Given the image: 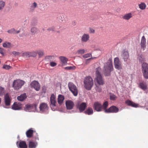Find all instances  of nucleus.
I'll return each mask as SVG.
<instances>
[{
    "label": "nucleus",
    "mask_w": 148,
    "mask_h": 148,
    "mask_svg": "<svg viewBox=\"0 0 148 148\" xmlns=\"http://www.w3.org/2000/svg\"><path fill=\"white\" fill-rule=\"evenodd\" d=\"M94 107L95 109L97 111H101L102 108L101 105L98 102H95L94 103Z\"/></svg>",
    "instance_id": "dca6fc26"
},
{
    "label": "nucleus",
    "mask_w": 148,
    "mask_h": 148,
    "mask_svg": "<svg viewBox=\"0 0 148 148\" xmlns=\"http://www.w3.org/2000/svg\"><path fill=\"white\" fill-rule=\"evenodd\" d=\"M59 19L61 21H63L64 20V16L63 15H61L59 17Z\"/></svg>",
    "instance_id": "603ef678"
},
{
    "label": "nucleus",
    "mask_w": 148,
    "mask_h": 148,
    "mask_svg": "<svg viewBox=\"0 0 148 148\" xmlns=\"http://www.w3.org/2000/svg\"><path fill=\"white\" fill-rule=\"evenodd\" d=\"M50 101V106L52 110H53V108L56 106L57 102L56 100V97L53 94H52L51 95Z\"/></svg>",
    "instance_id": "0eeeda50"
},
{
    "label": "nucleus",
    "mask_w": 148,
    "mask_h": 148,
    "mask_svg": "<svg viewBox=\"0 0 148 148\" xmlns=\"http://www.w3.org/2000/svg\"><path fill=\"white\" fill-rule=\"evenodd\" d=\"M112 63L109 61L104 64L103 69V72L104 75L108 76L110 74V73L113 70Z\"/></svg>",
    "instance_id": "f03ea898"
},
{
    "label": "nucleus",
    "mask_w": 148,
    "mask_h": 148,
    "mask_svg": "<svg viewBox=\"0 0 148 148\" xmlns=\"http://www.w3.org/2000/svg\"><path fill=\"white\" fill-rule=\"evenodd\" d=\"M12 54L15 56H16L19 55L20 53L19 52L14 51L12 52Z\"/></svg>",
    "instance_id": "8fccbe9b"
},
{
    "label": "nucleus",
    "mask_w": 148,
    "mask_h": 148,
    "mask_svg": "<svg viewBox=\"0 0 148 148\" xmlns=\"http://www.w3.org/2000/svg\"><path fill=\"white\" fill-rule=\"evenodd\" d=\"M75 68L74 66H68L66 67L65 68V69L66 70H71Z\"/></svg>",
    "instance_id": "3c124183"
},
{
    "label": "nucleus",
    "mask_w": 148,
    "mask_h": 148,
    "mask_svg": "<svg viewBox=\"0 0 148 148\" xmlns=\"http://www.w3.org/2000/svg\"><path fill=\"white\" fill-rule=\"evenodd\" d=\"M37 54L38 53L39 57H41L44 55L43 51L42 50H37Z\"/></svg>",
    "instance_id": "4c0bfd02"
},
{
    "label": "nucleus",
    "mask_w": 148,
    "mask_h": 148,
    "mask_svg": "<svg viewBox=\"0 0 148 148\" xmlns=\"http://www.w3.org/2000/svg\"><path fill=\"white\" fill-rule=\"evenodd\" d=\"M39 108L40 111L42 112L47 111L48 110L49 107L46 103H43L40 104Z\"/></svg>",
    "instance_id": "9b49d317"
},
{
    "label": "nucleus",
    "mask_w": 148,
    "mask_h": 148,
    "mask_svg": "<svg viewBox=\"0 0 148 148\" xmlns=\"http://www.w3.org/2000/svg\"><path fill=\"white\" fill-rule=\"evenodd\" d=\"M138 58L139 61L141 62L144 61L145 60L143 56L142 55H139L138 56Z\"/></svg>",
    "instance_id": "e433bc0d"
},
{
    "label": "nucleus",
    "mask_w": 148,
    "mask_h": 148,
    "mask_svg": "<svg viewBox=\"0 0 148 148\" xmlns=\"http://www.w3.org/2000/svg\"><path fill=\"white\" fill-rule=\"evenodd\" d=\"M64 96L61 95H59L58 97V103L60 104H61L64 101Z\"/></svg>",
    "instance_id": "393cba45"
},
{
    "label": "nucleus",
    "mask_w": 148,
    "mask_h": 148,
    "mask_svg": "<svg viewBox=\"0 0 148 148\" xmlns=\"http://www.w3.org/2000/svg\"><path fill=\"white\" fill-rule=\"evenodd\" d=\"M31 87L34 88L36 90L39 91L40 89V85L38 82L36 81H34L30 84Z\"/></svg>",
    "instance_id": "9d476101"
},
{
    "label": "nucleus",
    "mask_w": 148,
    "mask_h": 148,
    "mask_svg": "<svg viewBox=\"0 0 148 148\" xmlns=\"http://www.w3.org/2000/svg\"><path fill=\"white\" fill-rule=\"evenodd\" d=\"M3 68L6 70H9L11 69L12 67L11 66L7 65H4L3 66Z\"/></svg>",
    "instance_id": "37998d69"
},
{
    "label": "nucleus",
    "mask_w": 148,
    "mask_h": 148,
    "mask_svg": "<svg viewBox=\"0 0 148 148\" xmlns=\"http://www.w3.org/2000/svg\"><path fill=\"white\" fill-rule=\"evenodd\" d=\"M3 46L4 47L9 48L11 47V44L10 43L6 42L3 43Z\"/></svg>",
    "instance_id": "2f4dec72"
},
{
    "label": "nucleus",
    "mask_w": 148,
    "mask_h": 148,
    "mask_svg": "<svg viewBox=\"0 0 148 148\" xmlns=\"http://www.w3.org/2000/svg\"><path fill=\"white\" fill-rule=\"evenodd\" d=\"M126 103L127 105L129 106H131L134 107H137L138 106V105L136 104L133 102L131 101L130 100H127L126 102Z\"/></svg>",
    "instance_id": "a878e982"
},
{
    "label": "nucleus",
    "mask_w": 148,
    "mask_h": 148,
    "mask_svg": "<svg viewBox=\"0 0 148 148\" xmlns=\"http://www.w3.org/2000/svg\"><path fill=\"white\" fill-rule=\"evenodd\" d=\"M142 71L145 78H148V64L143 63L142 65Z\"/></svg>",
    "instance_id": "423d86ee"
},
{
    "label": "nucleus",
    "mask_w": 148,
    "mask_h": 148,
    "mask_svg": "<svg viewBox=\"0 0 148 148\" xmlns=\"http://www.w3.org/2000/svg\"><path fill=\"white\" fill-rule=\"evenodd\" d=\"M93 112L92 109L90 108H88L84 112L85 114H87L89 115L92 114Z\"/></svg>",
    "instance_id": "7c9ffc66"
},
{
    "label": "nucleus",
    "mask_w": 148,
    "mask_h": 148,
    "mask_svg": "<svg viewBox=\"0 0 148 148\" xmlns=\"http://www.w3.org/2000/svg\"><path fill=\"white\" fill-rule=\"evenodd\" d=\"M146 39L144 36L142 37L141 42H140V46L142 49L144 50L146 47Z\"/></svg>",
    "instance_id": "a211bd4d"
},
{
    "label": "nucleus",
    "mask_w": 148,
    "mask_h": 148,
    "mask_svg": "<svg viewBox=\"0 0 148 148\" xmlns=\"http://www.w3.org/2000/svg\"><path fill=\"white\" fill-rule=\"evenodd\" d=\"M33 133V131L31 129H29L26 132V136L27 137H31L32 136Z\"/></svg>",
    "instance_id": "c756f323"
},
{
    "label": "nucleus",
    "mask_w": 148,
    "mask_h": 148,
    "mask_svg": "<svg viewBox=\"0 0 148 148\" xmlns=\"http://www.w3.org/2000/svg\"><path fill=\"white\" fill-rule=\"evenodd\" d=\"M114 64L115 68L118 69L120 70L122 68V66L119 58L116 57L114 60Z\"/></svg>",
    "instance_id": "6e6552de"
},
{
    "label": "nucleus",
    "mask_w": 148,
    "mask_h": 148,
    "mask_svg": "<svg viewBox=\"0 0 148 148\" xmlns=\"http://www.w3.org/2000/svg\"><path fill=\"white\" fill-rule=\"evenodd\" d=\"M3 49L0 47V53L2 54H3Z\"/></svg>",
    "instance_id": "5fc2aeb1"
},
{
    "label": "nucleus",
    "mask_w": 148,
    "mask_h": 148,
    "mask_svg": "<svg viewBox=\"0 0 148 148\" xmlns=\"http://www.w3.org/2000/svg\"><path fill=\"white\" fill-rule=\"evenodd\" d=\"M93 58H89V59H87V60H90L91 59H93Z\"/></svg>",
    "instance_id": "bf43d9fd"
},
{
    "label": "nucleus",
    "mask_w": 148,
    "mask_h": 148,
    "mask_svg": "<svg viewBox=\"0 0 148 148\" xmlns=\"http://www.w3.org/2000/svg\"><path fill=\"white\" fill-rule=\"evenodd\" d=\"M37 145L36 142L33 141H29V147L30 148H35Z\"/></svg>",
    "instance_id": "cd10ccee"
},
{
    "label": "nucleus",
    "mask_w": 148,
    "mask_h": 148,
    "mask_svg": "<svg viewBox=\"0 0 148 148\" xmlns=\"http://www.w3.org/2000/svg\"><path fill=\"white\" fill-rule=\"evenodd\" d=\"M139 86L140 88L143 90H145L147 89V86L146 84L144 82L140 83Z\"/></svg>",
    "instance_id": "bb28decb"
},
{
    "label": "nucleus",
    "mask_w": 148,
    "mask_h": 148,
    "mask_svg": "<svg viewBox=\"0 0 148 148\" xmlns=\"http://www.w3.org/2000/svg\"><path fill=\"white\" fill-rule=\"evenodd\" d=\"M89 33H90L93 34L95 33V31L93 29L91 28H90L89 29Z\"/></svg>",
    "instance_id": "09e8293b"
},
{
    "label": "nucleus",
    "mask_w": 148,
    "mask_h": 148,
    "mask_svg": "<svg viewBox=\"0 0 148 148\" xmlns=\"http://www.w3.org/2000/svg\"><path fill=\"white\" fill-rule=\"evenodd\" d=\"M8 32L10 34H14V29L12 28L10 30H8Z\"/></svg>",
    "instance_id": "49530a36"
},
{
    "label": "nucleus",
    "mask_w": 148,
    "mask_h": 148,
    "mask_svg": "<svg viewBox=\"0 0 148 148\" xmlns=\"http://www.w3.org/2000/svg\"><path fill=\"white\" fill-rule=\"evenodd\" d=\"M68 87L70 90L74 95L75 96H77L78 94V90L76 86L73 83L70 82L68 84Z\"/></svg>",
    "instance_id": "39448f33"
},
{
    "label": "nucleus",
    "mask_w": 148,
    "mask_h": 148,
    "mask_svg": "<svg viewBox=\"0 0 148 148\" xmlns=\"http://www.w3.org/2000/svg\"><path fill=\"white\" fill-rule=\"evenodd\" d=\"M12 108L14 110H20L22 108V105L20 103H15L12 105Z\"/></svg>",
    "instance_id": "ddd939ff"
},
{
    "label": "nucleus",
    "mask_w": 148,
    "mask_h": 148,
    "mask_svg": "<svg viewBox=\"0 0 148 148\" xmlns=\"http://www.w3.org/2000/svg\"><path fill=\"white\" fill-rule=\"evenodd\" d=\"M30 56L36 57L37 55V50L29 52Z\"/></svg>",
    "instance_id": "58836bf2"
},
{
    "label": "nucleus",
    "mask_w": 148,
    "mask_h": 148,
    "mask_svg": "<svg viewBox=\"0 0 148 148\" xmlns=\"http://www.w3.org/2000/svg\"><path fill=\"white\" fill-rule=\"evenodd\" d=\"M84 86L88 90L91 89L93 85V82L92 79L90 76L85 78L84 81Z\"/></svg>",
    "instance_id": "7ed1b4c3"
},
{
    "label": "nucleus",
    "mask_w": 148,
    "mask_h": 148,
    "mask_svg": "<svg viewBox=\"0 0 148 148\" xmlns=\"http://www.w3.org/2000/svg\"><path fill=\"white\" fill-rule=\"evenodd\" d=\"M21 31V29H20L18 30H16L14 29V33H14V34H17L19 33H20V32Z\"/></svg>",
    "instance_id": "864d4df0"
},
{
    "label": "nucleus",
    "mask_w": 148,
    "mask_h": 148,
    "mask_svg": "<svg viewBox=\"0 0 148 148\" xmlns=\"http://www.w3.org/2000/svg\"><path fill=\"white\" fill-rule=\"evenodd\" d=\"M19 148H27V146L25 142H21L19 144Z\"/></svg>",
    "instance_id": "c85d7f7f"
},
{
    "label": "nucleus",
    "mask_w": 148,
    "mask_h": 148,
    "mask_svg": "<svg viewBox=\"0 0 148 148\" xmlns=\"http://www.w3.org/2000/svg\"><path fill=\"white\" fill-rule=\"evenodd\" d=\"M5 101L6 106H9L10 104V99L8 95L7 94L5 97Z\"/></svg>",
    "instance_id": "412c9836"
},
{
    "label": "nucleus",
    "mask_w": 148,
    "mask_h": 148,
    "mask_svg": "<svg viewBox=\"0 0 148 148\" xmlns=\"http://www.w3.org/2000/svg\"><path fill=\"white\" fill-rule=\"evenodd\" d=\"M38 5L37 3L34 2L33 3H32L30 6V10L32 12L34 11L36 8H38Z\"/></svg>",
    "instance_id": "5701e85b"
},
{
    "label": "nucleus",
    "mask_w": 148,
    "mask_h": 148,
    "mask_svg": "<svg viewBox=\"0 0 148 148\" xmlns=\"http://www.w3.org/2000/svg\"><path fill=\"white\" fill-rule=\"evenodd\" d=\"M66 108L68 110H71L72 109L74 106L73 102L69 100H67L66 101Z\"/></svg>",
    "instance_id": "4468645a"
},
{
    "label": "nucleus",
    "mask_w": 148,
    "mask_h": 148,
    "mask_svg": "<svg viewBox=\"0 0 148 148\" xmlns=\"http://www.w3.org/2000/svg\"><path fill=\"white\" fill-rule=\"evenodd\" d=\"M139 8L141 10H144L146 7V4L144 3H141L139 5Z\"/></svg>",
    "instance_id": "c9c22d12"
},
{
    "label": "nucleus",
    "mask_w": 148,
    "mask_h": 148,
    "mask_svg": "<svg viewBox=\"0 0 148 148\" xmlns=\"http://www.w3.org/2000/svg\"><path fill=\"white\" fill-rule=\"evenodd\" d=\"M86 104L85 103H82L80 104L78 106L80 112H83L86 107Z\"/></svg>",
    "instance_id": "aec40b11"
},
{
    "label": "nucleus",
    "mask_w": 148,
    "mask_h": 148,
    "mask_svg": "<svg viewBox=\"0 0 148 148\" xmlns=\"http://www.w3.org/2000/svg\"><path fill=\"white\" fill-rule=\"evenodd\" d=\"M50 65L51 67H54L57 65V63L55 62L50 61Z\"/></svg>",
    "instance_id": "c03bdc74"
},
{
    "label": "nucleus",
    "mask_w": 148,
    "mask_h": 148,
    "mask_svg": "<svg viewBox=\"0 0 148 148\" xmlns=\"http://www.w3.org/2000/svg\"><path fill=\"white\" fill-rule=\"evenodd\" d=\"M53 57L52 56H49L48 57V58L49 59H50L51 58Z\"/></svg>",
    "instance_id": "4d7b16f0"
},
{
    "label": "nucleus",
    "mask_w": 148,
    "mask_h": 148,
    "mask_svg": "<svg viewBox=\"0 0 148 148\" xmlns=\"http://www.w3.org/2000/svg\"><path fill=\"white\" fill-rule=\"evenodd\" d=\"M85 50L84 49H80L78 50L77 53L79 54H82L85 53Z\"/></svg>",
    "instance_id": "a19ab883"
},
{
    "label": "nucleus",
    "mask_w": 148,
    "mask_h": 148,
    "mask_svg": "<svg viewBox=\"0 0 148 148\" xmlns=\"http://www.w3.org/2000/svg\"><path fill=\"white\" fill-rule=\"evenodd\" d=\"M5 90L4 88L0 86V96H2L5 93Z\"/></svg>",
    "instance_id": "f704fd0d"
},
{
    "label": "nucleus",
    "mask_w": 148,
    "mask_h": 148,
    "mask_svg": "<svg viewBox=\"0 0 148 148\" xmlns=\"http://www.w3.org/2000/svg\"><path fill=\"white\" fill-rule=\"evenodd\" d=\"M59 58L63 65H65L67 64L68 59L66 57L64 56H60Z\"/></svg>",
    "instance_id": "6ab92c4d"
},
{
    "label": "nucleus",
    "mask_w": 148,
    "mask_h": 148,
    "mask_svg": "<svg viewBox=\"0 0 148 148\" xmlns=\"http://www.w3.org/2000/svg\"><path fill=\"white\" fill-rule=\"evenodd\" d=\"M5 2L2 1H0V10H2L4 7Z\"/></svg>",
    "instance_id": "ea45409f"
},
{
    "label": "nucleus",
    "mask_w": 148,
    "mask_h": 148,
    "mask_svg": "<svg viewBox=\"0 0 148 148\" xmlns=\"http://www.w3.org/2000/svg\"><path fill=\"white\" fill-rule=\"evenodd\" d=\"M22 56L25 58L30 57V53L29 52H24L22 53Z\"/></svg>",
    "instance_id": "72a5a7b5"
},
{
    "label": "nucleus",
    "mask_w": 148,
    "mask_h": 148,
    "mask_svg": "<svg viewBox=\"0 0 148 148\" xmlns=\"http://www.w3.org/2000/svg\"><path fill=\"white\" fill-rule=\"evenodd\" d=\"M89 34H88L84 33L81 37V41L82 42H86L89 40Z\"/></svg>",
    "instance_id": "2eb2a0df"
},
{
    "label": "nucleus",
    "mask_w": 148,
    "mask_h": 148,
    "mask_svg": "<svg viewBox=\"0 0 148 148\" xmlns=\"http://www.w3.org/2000/svg\"><path fill=\"white\" fill-rule=\"evenodd\" d=\"M25 82L20 79L15 80L13 83L12 86L14 89L18 90L20 89L24 84Z\"/></svg>",
    "instance_id": "20e7f679"
},
{
    "label": "nucleus",
    "mask_w": 148,
    "mask_h": 148,
    "mask_svg": "<svg viewBox=\"0 0 148 148\" xmlns=\"http://www.w3.org/2000/svg\"><path fill=\"white\" fill-rule=\"evenodd\" d=\"M54 29V27H50L48 29V30L49 31L53 30Z\"/></svg>",
    "instance_id": "6e6d98bb"
},
{
    "label": "nucleus",
    "mask_w": 148,
    "mask_h": 148,
    "mask_svg": "<svg viewBox=\"0 0 148 148\" xmlns=\"http://www.w3.org/2000/svg\"><path fill=\"white\" fill-rule=\"evenodd\" d=\"M119 111V109L116 107L112 106L108 109L104 110L106 113H116Z\"/></svg>",
    "instance_id": "1a4fd4ad"
},
{
    "label": "nucleus",
    "mask_w": 148,
    "mask_h": 148,
    "mask_svg": "<svg viewBox=\"0 0 148 148\" xmlns=\"http://www.w3.org/2000/svg\"><path fill=\"white\" fill-rule=\"evenodd\" d=\"M96 76L94 79L95 84V89L97 92H101L102 88L101 86L103 85L105 82L103 77L100 74L101 69L98 67L96 69Z\"/></svg>",
    "instance_id": "f257e3e1"
},
{
    "label": "nucleus",
    "mask_w": 148,
    "mask_h": 148,
    "mask_svg": "<svg viewBox=\"0 0 148 148\" xmlns=\"http://www.w3.org/2000/svg\"><path fill=\"white\" fill-rule=\"evenodd\" d=\"M19 36H20V37H21V36H21V35H19Z\"/></svg>",
    "instance_id": "e2e57ef3"
},
{
    "label": "nucleus",
    "mask_w": 148,
    "mask_h": 148,
    "mask_svg": "<svg viewBox=\"0 0 148 148\" xmlns=\"http://www.w3.org/2000/svg\"><path fill=\"white\" fill-rule=\"evenodd\" d=\"M1 99L0 98V103H1Z\"/></svg>",
    "instance_id": "680f3d73"
},
{
    "label": "nucleus",
    "mask_w": 148,
    "mask_h": 148,
    "mask_svg": "<svg viewBox=\"0 0 148 148\" xmlns=\"http://www.w3.org/2000/svg\"><path fill=\"white\" fill-rule=\"evenodd\" d=\"M38 29L37 28L33 27L31 29V32L32 34H35L37 32Z\"/></svg>",
    "instance_id": "473e14b6"
},
{
    "label": "nucleus",
    "mask_w": 148,
    "mask_h": 148,
    "mask_svg": "<svg viewBox=\"0 0 148 148\" xmlns=\"http://www.w3.org/2000/svg\"><path fill=\"white\" fill-rule=\"evenodd\" d=\"M2 40L0 38V43L2 42Z\"/></svg>",
    "instance_id": "052dcab7"
},
{
    "label": "nucleus",
    "mask_w": 148,
    "mask_h": 148,
    "mask_svg": "<svg viewBox=\"0 0 148 148\" xmlns=\"http://www.w3.org/2000/svg\"><path fill=\"white\" fill-rule=\"evenodd\" d=\"M132 17V14L131 13L125 14L123 17V19L128 20Z\"/></svg>",
    "instance_id": "b1692460"
},
{
    "label": "nucleus",
    "mask_w": 148,
    "mask_h": 148,
    "mask_svg": "<svg viewBox=\"0 0 148 148\" xmlns=\"http://www.w3.org/2000/svg\"><path fill=\"white\" fill-rule=\"evenodd\" d=\"M116 97L114 94H111L110 95V99L111 100H115Z\"/></svg>",
    "instance_id": "a18cd8bd"
},
{
    "label": "nucleus",
    "mask_w": 148,
    "mask_h": 148,
    "mask_svg": "<svg viewBox=\"0 0 148 148\" xmlns=\"http://www.w3.org/2000/svg\"><path fill=\"white\" fill-rule=\"evenodd\" d=\"M129 57V54L127 51H124L121 56V59H123L125 62H126L127 60Z\"/></svg>",
    "instance_id": "f8f14e48"
},
{
    "label": "nucleus",
    "mask_w": 148,
    "mask_h": 148,
    "mask_svg": "<svg viewBox=\"0 0 148 148\" xmlns=\"http://www.w3.org/2000/svg\"><path fill=\"white\" fill-rule=\"evenodd\" d=\"M91 56V54L90 53H88L84 55L83 56L84 58H86Z\"/></svg>",
    "instance_id": "de8ad7c7"
},
{
    "label": "nucleus",
    "mask_w": 148,
    "mask_h": 148,
    "mask_svg": "<svg viewBox=\"0 0 148 148\" xmlns=\"http://www.w3.org/2000/svg\"><path fill=\"white\" fill-rule=\"evenodd\" d=\"M121 9L120 8H119L118 9V10H117V11H119Z\"/></svg>",
    "instance_id": "13d9d810"
},
{
    "label": "nucleus",
    "mask_w": 148,
    "mask_h": 148,
    "mask_svg": "<svg viewBox=\"0 0 148 148\" xmlns=\"http://www.w3.org/2000/svg\"><path fill=\"white\" fill-rule=\"evenodd\" d=\"M27 97V95L25 93L22 94L20 96H18L17 97V99L19 101H23Z\"/></svg>",
    "instance_id": "4be33fe9"
},
{
    "label": "nucleus",
    "mask_w": 148,
    "mask_h": 148,
    "mask_svg": "<svg viewBox=\"0 0 148 148\" xmlns=\"http://www.w3.org/2000/svg\"><path fill=\"white\" fill-rule=\"evenodd\" d=\"M108 106V103L107 101L103 103L102 106V108H103L106 109V108Z\"/></svg>",
    "instance_id": "79ce46f5"
},
{
    "label": "nucleus",
    "mask_w": 148,
    "mask_h": 148,
    "mask_svg": "<svg viewBox=\"0 0 148 148\" xmlns=\"http://www.w3.org/2000/svg\"><path fill=\"white\" fill-rule=\"evenodd\" d=\"M34 108H36L35 106H33L30 104H27L25 106L24 110L27 112H31L33 111V109Z\"/></svg>",
    "instance_id": "f3484780"
}]
</instances>
